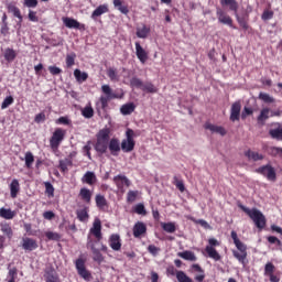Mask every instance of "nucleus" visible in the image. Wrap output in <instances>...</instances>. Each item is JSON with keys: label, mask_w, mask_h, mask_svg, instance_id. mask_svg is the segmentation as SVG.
<instances>
[{"label": "nucleus", "mask_w": 282, "mask_h": 282, "mask_svg": "<svg viewBox=\"0 0 282 282\" xmlns=\"http://www.w3.org/2000/svg\"><path fill=\"white\" fill-rule=\"evenodd\" d=\"M108 149L111 155H118V153H120V149H122V145L120 147V140L112 138L108 143Z\"/></svg>", "instance_id": "nucleus-22"}, {"label": "nucleus", "mask_w": 282, "mask_h": 282, "mask_svg": "<svg viewBox=\"0 0 282 282\" xmlns=\"http://www.w3.org/2000/svg\"><path fill=\"white\" fill-rule=\"evenodd\" d=\"M135 34L138 39H149V35L151 34V28L147 26V24H142L141 28H137Z\"/></svg>", "instance_id": "nucleus-27"}, {"label": "nucleus", "mask_w": 282, "mask_h": 282, "mask_svg": "<svg viewBox=\"0 0 282 282\" xmlns=\"http://www.w3.org/2000/svg\"><path fill=\"white\" fill-rule=\"evenodd\" d=\"M107 12H109V4H100L93 11L91 19L96 21L98 17H102V14H107Z\"/></svg>", "instance_id": "nucleus-26"}, {"label": "nucleus", "mask_w": 282, "mask_h": 282, "mask_svg": "<svg viewBox=\"0 0 282 282\" xmlns=\"http://www.w3.org/2000/svg\"><path fill=\"white\" fill-rule=\"evenodd\" d=\"M252 113H254V110L252 108L245 107L241 113L242 120H246V118H248V116H252Z\"/></svg>", "instance_id": "nucleus-62"}, {"label": "nucleus", "mask_w": 282, "mask_h": 282, "mask_svg": "<svg viewBox=\"0 0 282 282\" xmlns=\"http://www.w3.org/2000/svg\"><path fill=\"white\" fill-rule=\"evenodd\" d=\"M24 161L26 169H32V165L34 164V154H32V152H26Z\"/></svg>", "instance_id": "nucleus-44"}, {"label": "nucleus", "mask_w": 282, "mask_h": 282, "mask_svg": "<svg viewBox=\"0 0 282 282\" xmlns=\"http://www.w3.org/2000/svg\"><path fill=\"white\" fill-rule=\"evenodd\" d=\"M76 63V55L74 53L66 55V66L74 67Z\"/></svg>", "instance_id": "nucleus-57"}, {"label": "nucleus", "mask_w": 282, "mask_h": 282, "mask_svg": "<svg viewBox=\"0 0 282 282\" xmlns=\"http://www.w3.org/2000/svg\"><path fill=\"white\" fill-rule=\"evenodd\" d=\"M101 91H102V94H105V96H101L99 98V101L101 105L100 107L104 111H105V109H107V107H109L110 100L122 99L124 96V94L120 95V94L113 93V90L111 89V86H109V85H102Z\"/></svg>", "instance_id": "nucleus-4"}, {"label": "nucleus", "mask_w": 282, "mask_h": 282, "mask_svg": "<svg viewBox=\"0 0 282 282\" xmlns=\"http://www.w3.org/2000/svg\"><path fill=\"white\" fill-rule=\"evenodd\" d=\"M90 250L93 252V259L97 263H102L105 261V257H102V253L99 249H97L94 245L90 247Z\"/></svg>", "instance_id": "nucleus-33"}, {"label": "nucleus", "mask_w": 282, "mask_h": 282, "mask_svg": "<svg viewBox=\"0 0 282 282\" xmlns=\"http://www.w3.org/2000/svg\"><path fill=\"white\" fill-rule=\"evenodd\" d=\"M113 183L119 191H122L124 186H127L128 188L129 186H131V181H129L127 176L120 174L113 177Z\"/></svg>", "instance_id": "nucleus-17"}, {"label": "nucleus", "mask_w": 282, "mask_h": 282, "mask_svg": "<svg viewBox=\"0 0 282 282\" xmlns=\"http://www.w3.org/2000/svg\"><path fill=\"white\" fill-rule=\"evenodd\" d=\"M90 232L97 238V241L102 239V223L100 221V218L95 219Z\"/></svg>", "instance_id": "nucleus-14"}, {"label": "nucleus", "mask_w": 282, "mask_h": 282, "mask_svg": "<svg viewBox=\"0 0 282 282\" xmlns=\"http://www.w3.org/2000/svg\"><path fill=\"white\" fill-rule=\"evenodd\" d=\"M45 120H46L45 112H40L34 118V122H36V124H41V122H45Z\"/></svg>", "instance_id": "nucleus-63"}, {"label": "nucleus", "mask_w": 282, "mask_h": 282, "mask_svg": "<svg viewBox=\"0 0 282 282\" xmlns=\"http://www.w3.org/2000/svg\"><path fill=\"white\" fill-rule=\"evenodd\" d=\"M63 23L69 30H85V24H82L74 18H63Z\"/></svg>", "instance_id": "nucleus-12"}, {"label": "nucleus", "mask_w": 282, "mask_h": 282, "mask_svg": "<svg viewBox=\"0 0 282 282\" xmlns=\"http://www.w3.org/2000/svg\"><path fill=\"white\" fill-rule=\"evenodd\" d=\"M24 8H36L39 6V0H24Z\"/></svg>", "instance_id": "nucleus-61"}, {"label": "nucleus", "mask_w": 282, "mask_h": 282, "mask_svg": "<svg viewBox=\"0 0 282 282\" xmlns=\"http://www.w3.org/2000/svg\"><path fill=\"white\" fill-rule=\"evenodd\" d=\"M269 155L272 158H282V148L271 147L268 150Z\"/></svg>", "instance_id": "nucleus-43"}, {"label": "nucleus", "mask_w": 282, "mask_h": 282, "mask_svg": "<svg viewBox=\"0 0 282 282\" xmlns=\"http://www.w3.org/2000/svg\"><path fill=\"white\" fill-rule=\"evenodd\" d=\"M138 199V191H129L127 194V202L133 204Z\"/></svg>", "instance_id": "nucleus-54"}, {"label": "nucleus", "mask_w": 282, "mask_h": 282, "mask_svg": "<svg viewBox=\"0 0 282 282\" xmlns=\"http://www.w3.org/2000/svg\"><path fill=\"white\" fill-rule=\"evenodd\" d=\"M113 7L121 12V14H129V7L122 3V0H113Z\"/></svg>", "instance_id": "nucleus-35"}, {"label": "nucleus", "mask_w": 282, "mask_h": 282, "mask_svg": "<svg viewBox=\"0 0 282 282\" xmlns=\"http://www.w3.org/2000/svg\"><path fill=\"white\" fill-rule=\"evenodd\" d=\"M107 76L112 82L118 80V72L113 67L107 69Z\"/></svg>", "instance_id": "nucleus-52"}, {"label": "nucleus", "mask_w": 282, "mask_h": 282, "mask_svg": "<svg viewBox=\"0 0 282 282\" xmlns=\"http://www.w3.org/2000/svg\"><path fill=\"white\" fill-rule=\"evenodd\" d=\"M245 155L246 158H248L249 161H252V162H259L264 159L263 154L259 152H254L252 150H247L245 152Z\"/></svg>", "instance_id": "nucleus-29"}, {"label": "nucleus", "mask_w": 282, "mask_h": 282, "mask_svg": "<svg viewBox=\"0 0 282 282\" xmlns=\"http://www.w3.org/2000/svg\"><path fill=\"white\" fill-rule=\"evenodd\" d=\"M18 273L19 271L17 270V267L9 269V281L17 282Z\"/></svg>", "instance_id": "nucleus-59"}, {"label": "nucleus", "mask_w": 282, "mask_h": 282, "mask_svg": "<svg viewBox=\"0 0 282 282\" xmlns=\"http://www.w3.org/2000/svg\"><path fill=\"white\" fill-rule=\"evenodd\" d=\"M96 182H98V177L96 176V173L91 171H87L82 177V183L88 184V186H94Z\"/></svg>", "instance_id": "nucleus-19"}, {"label": "nucleus", "mask_w": 282, "mask_h": 282, "mask_svg": "<svg viewBox=\"0 0 282 282\" xmlns=\"http://www.w3.org/2000/svg\"><path fill=\"white\" fill-rule=\"evenodd\" d=\"M95 204L98 210H101L102 213H107V210H109V202L102 194H97L95 196Z\"/></svg>", "instance_id": "nucleus-10"}, {"label": "nucleus", "mask_w": 282, "mask_h": 282, "mask_svg": "<svg viewBox=\"0 0 282 282\" xmlns=\"http://www.w3.org/2000/svg\"><path fill=\"white\" fill-rule=\"evenodd\" d=\"M109 135H111V129L109 128H104L97 133L95 151L100 153V155H105V153H107V149H109Z\"/></svg>", "instance_id": "nucleus-2"}, {"label": "nucleus", "mask_w": 282, "mask_h": 282, "mask_svg": "<svg viewBox=\"0 0 282 282\" xmlns=\"http://www.w3.org/2000/svg\"><path fill=\"white\" fill-rule=\"evenodd\" d=\"M239 209L246 213V215H248V217L252 219V221L260 230H263V228H265V216L263 215V213H261V210L257 208L250 209L243 205H239Z\"/></svg>", "instance_id": "nucleus-3"}, {"label": "nucleus", "mask_w": 282, "mask_h": 282, "mask_svg": "<svg viewBox=\"0 0 282 282\" xmlns=\"http://www.w3.org/2000/svg\"><path fill=\"white\" fill-rule=\"evenodd\" d=\"M29 21H32L33 23H39V17L36 15V11H29Z\"/></svg>", "instance_id": "nucleus-64"}, {"label": "nucleus", "mask_w": 282, "mask_h": 282, "mask_svg": "<svg viewBox=\"0 0 282 282\" xmlns=\"http://www.w3.org/2000/svg\"><path fill=\"white\" fill-rule=\"evenodd\" d=\"M22 248L23 250H26L28 252H32L39 248V243L36 240L32 238H23L22 239Z\"/></svg>", "instance_id": "nucleus-18"}, {"label": "nucleus", "mask_w": 282, "mask_h": 282, "mask_svg": "<svg viewBox=\"0 0 282 282\" xmlns=\"http://www.w3.org/2000/svg\"><path fill=\"white\" fill-rule=\"evenodd\" d=\"M83 153L88 160H91V141H87L86 145L83 147Z\"/></svg>", "instance_id": "nucleus-50"}, {"label": "nucleus", "mask_w": 282, "mask_h": 282, "mask_svg": "<svg viewBox=\"0 0 282 282\" xmlns=\"http://www.w3.org/2000/svg\"><path fill=\"white\" fill-rule=\"evenodd\" d=\"M205 129L212 131V133H218L219 135H226V129L221 126H215L213 123L205 124Z\"/></svg>", "instance_id": "nucleus-30"}, {"label": "nucleus", "mask_w": 282, "mask_h": 282, "mask_svg": "<svg viewBox=\"0 0 282 282\" xmlns=\"http://www.w3.org/2000/svg\"><path fill=\"white\" fill-rule=\"evenodd\" d=\"M9 188H10L11 198L17 199V196L19 195V192L21 191V185L19 184V180L13 178L9 185Z\"/></svg>", "instance_id": "nucleus-24"}, {"label": "nucleus", "mask_w": 282, "mask_h": 282, "mask_svg": "<svg viewBox=\"0 0 282 282\" xmlns=\"http://www.w3.org/2000/svg\"><path fill=\"white\" fill-rule=\"evenodd\" d=\"M109 246L112 250L118 252L122 249V240L120 239V235L112 234L109 238Z\"/></svg>", "instance_id": "nucleus-16"}, {"label": "nucleus", "mask_w": 282, "mask_h": 282, "mask_svg": "<svg viewBox=\"0 0 282 282\" xmlns=\"http://www.w3.org/2000/svg\"><path fill=\"white\" fill-rule=\"evenodd\" d=\"M177 257H181V259H184L185 261H197V257L195 256V253L188 250L178 252Z\"/></svg>", "instance_id": "nucleus-34"}, {"label": "nucleus", "mask_w": 282, "mask_h": 282, "mask_svg": "<svg viewBox=\"0 0 282 282\" xmlns=\"http://www.w3.org/2000/svg\"><path fill=\"white\" fill-rule=\"evenodd\" d=\"M173 184L178 188L181 193H184L186 191V187L184 186V181L180 180L177 176L173 177Z\"/></svg>", "instance_id": "nucleus-47"}, {"label": "nucleus", "mask_w": 282, "mask_h": 282, "mask_svg": "<svg viewBox=\"0 0 282 282\" xmlns=\"http://www.w3.org/2000/svg\"><path fill=\"white\" fill-rule=\"evenodd\" d=\"M14 58H17V51H14V48H6L4 50V59L8 63H12V61H14Z\"/></svg>", "instance_id": "nucleus-38"}, {"label": "nucleus", "mask_w": 282, "mask_h": 282, "mask_svg": "<svg viewBox=\"0 0 282 282\" xmlns=\"http://www.w3.org/2000/svg\"><path fill=\"white\" fill-rule=\"evenodd\" d=\"M45 282H61V278L54 268L47 269L44 273Z\"/></svg>", "instance_id": "nucleus-21"}, {"label": "nucleus", "mask_w": 282, "mask_h": 282, "mask_svg": "<svg viewBox=\"0 0 282 282\" xmlns=\"http://www.w3.org/2000/svg\"><path fill=\"white\" fill-rule=\"evenodd\" d=\"M274 270H275V267L273 265V263L268 262L264 267V275L270 276V275L274 274Z\"/></svg>", "instance_id": "nucleus-53"}, {"label": "nucleus", "mask_w": 282, "mask_h": 282, "mask_svg": "<svg viewBox=\"0 0 282 282\" xmlns=\"http://www.w3.org/2000/svg\"><path fill=\"white\" fill-rule=\"evenodd\" d=\"M134 213L137 215L147 216V208L144 207V204L139 203L134 206Z\"/></svg>", "instance_id": "nucleus-48"}, {"label": "nucleus", "mask_w": 282, "mask_h": 282, "mask_svg": "<svg viewBox=\"0 0 282 282\" xmlns=\"http://www.w3.org/2000/svg\"><path fill=\"white\" fill-rule=\"evenodd\" d=\"M219 240L215 238L208 239V245L205 247V252L209 259H213L214 261H221V254L217 251V247H219Z\"/></svg>", "instance_id": "nucleus-6"}, {"label": "nucleus", "mask_w": 282, "mask_h": 282, "mask_svg": "<svg viewBox=\"0 0 282 282\" xmlns=\"http://www.w3.org/2000/svg\"><path fill=\"white\" fill-rule=\"evenodd\" d=\"M93 195H94V193L90 192V189L87 187H83L79 191V197H80L82 202H85V204H91Z\"/></svg>", "instance_id": "nucleus-25"}, {"label": "nucleus", "mask_w": 282, "mask_h": 282, "mask_svg": "<svg viewBox=\"0 0 282 282\" xmlns=\"http://www.w3.org/2000/svg\"><path fill=\"white\" fill-rule=\"evenodd\" d=\"M13 104H14V97L8 96L2 101L1 109H8V107H10V105H13Z\"/></svg>", "instance_id": "nucleus-55"}, {"label": "nucleus", "mask_w": 282, "mask_h": 282, "mask_svg": "<svg viewBox=\"0 0 282 282\" xmlns=\"http://www.w3.org/2000/svg\"><path fill=\"white\" fill-rule=\"evenodd\" d=\"M65 135H67V130L63 128L55 129L50 139V147L53 151H56L61 147V143L65 140Z\"/></svg>", "instance_id": "nucleus-7"}, {"label": "nucleus", "mask_w": 282, "mask_h": 282, "mask_svg": "<svg viewBox=\"0 0 282 282\" xmlns=\"http://www.w3.org/2000/svg\"><path fill=\"white\" fill-rule=\"evenodd\" d=\"M270 118V108H263L258 116V122L263 124Z\"/></svg>", "instance_id": "nucleus-41"}, {"label": "nucleus", "mask_w": 282, "mask_h": 282, "mask_svg": "<svg viewBox=\"0 0 282 282\" xmlns=\"http://www.w3.org/2000/svg\"><path fill=\"white\" fill-rule=\"evenodd\" d=\"M144 83L142 82V79L138 78V77H132L130 79V87H135L137 89H141L143 87Z\"/></svg>", "instance_id": "nucleus-46"}, {"label": "nucleus", "mask_w": 282, "mask_h": 282, "mask_svg": "<svg viewBox=\"0 0 282 282\" xmlns=\"http://www.w3.org/2000/svg\"><path fill=\"white\" fill-rule=\"evenodd\" d=\"M141 91H147V94H158V87H155L153 83L147 82L143 84Z\"/></svg>", "instance_id": "nucleus-37"}, {"label": "nucleus", "mask_w": 282, "mask_h": 282, "mask_svg": "<svg viewBox=\"0 0 282 282\" xmlns=\"http://www.w3.org/2000/svg\"><path fill=\"white\" fill-rule=\"evenodd\" d=\"M256 173L267 177L269 182H276V170L271 164L262 165L256 170Z\"/></svg>", "instance_id": "nucleus-8"}, {"label": "nucleus", "mask_w": 282, "mask_h": 282, "mask_svg": "<svg viewBox=\"0 0 282 282\" xmlns=\"http://www.w3.org/2000/svg\"><path fill=\"white\" fill-rule=\"evenodd\" d=\"M161 227L165 232L173 234L175 230H177V227L175 226V223H162Z\"/></svg>", "instance_id": "nucleus-42"}, {"label": "nucleus", "mask_w": 282, "mask_h": 282, "mask_svg": "<svg viewBox=\"0 0 282 282\" xmlns=\"http://www.w3.org/2000/svg\"><path fill=\"white\" fill-rule=\"evenodd\" d=\"M14 215L12 209H7L6 207L0 208V217H2V219H14Z\"/></svg>", "instance_id": "nucleus-40"}, {"label": "nucleus", "mask_w": 282, "mask_h": 282, "mask_svg": "<svg viewBox=\"0 0 282 282\" xmlns=\"http://www.w3.org/2000/svg\"><path fill=\"white\" fill-rule=\"evenodd\" d=\"M0 227H1V232H3V235H6L8 237V239H12L13 231H12V227L10 226V224L2 223L0 225Z\"/></svg>", "instance_id": "nucleus-39"}, {"label": "nucleus", "mask_w": 282, "mask_h": 282, "mask_svg": "<svg viewBox=\"0 0 282 282\" xmlns=\"http://www.w3.org/2000/svg\"><path fill=\"white\" fill-rule=\"evenodd\" d=\"M220 4L223 7H228L231 12H235V15L237 17V12L239 10V3L237 0H220Z\"/></svg>", "instance_id": "nucleus-28"}, {"label": "nucleus", "mask_w": 282, "mask_h": 282, "mask_svg": "<svg viewBox=\"0 0 282 282\" xmlns=\"http://www.w3.org/2000/svg\"><path fill=\"white\" fill-rule=\"evenodd\" d=\"M44 186H45V195L50 199H52V197H54V185H52V183H50V182H45Z\"/></svg>", "instance_id": "nucleus-45"}, {"label": "nucleus", "mask_w": 282, "mask_h": 282, "mask_svg": "<svg viewBox=\"0 0 282 282\" xmlns=\"http://www.w3.org/2000/svg\"><path fill=\"white\" fill-rule=\"evenodd\" d=\"M48 72L52 76H58L59 74H63V69L57 66H48Z\"/></svg>", "instance_id": "nucleus-60"}, {"label": "nucleus", "mask_w": 282, "mask_h": 282, "mask_svg": "<svg viewBox=\"0 0 282 282\" xmlns=\"http://www.w3.org/2000/svg\"><path fill=\"white\" fill-rule=\"evenodd\" d=\"M74 76H75L77 83H85V80H87V78H89V74H87L86 72H82L78 68H76L74 70Z\"/></svg>", "instance_id": "nucleus-36"}, {"label": "nucleus", "mask_w": 282, "mask_h": 282, "mask_svg": "<svg viewBox=\"0 0 282 282\" xmlns=\"http://www.w3.org/2000/svg\"><path fill=\"white\" fill-rule=\"evenodd\" d=\"M69 164H72V162L69 160H65V161L61 160L59 165H58L59 171L62 173H67V171H68L67 167L69 166Z\"/></svg>", "instance_id": "nucleus-56"}, {"label": "nucleus", "mask_w": 282, "mask_h": 282, "mask_svg": "<svg viewBox=\"0 0 282 282\" xmlns=\"http://www.w3.org/2000/svg\"><path fill=\"white\" fill-rule=\"evenodd\" d=\"M241 116V101H235L230 109V120L231 122H237Z\"/></svg>", "instance_id": "nucleus-15"}, {"label": "nucleus", "mask_w": 282, "mask_h": 282, "mask_svg": "<svg viewBox=\"0 0 282 282\" xmlns=\"http://www.w3.org/2000/svg\"><path fill=\"white\" fill-rule=\"evenodd\" d=\"M133 138H135V132L133 129L128 128L126 139L121 141V151H123V153H131V151L135 149V140H133Z\"/></svg>", "instance_id": "nucleus-5"}, {"label": "nucleus", "mask_w": 282, "mask_h": 282, "mask_svg": "<svg viewBox=\"0 0 282 282\" xmlns=\"http://www.w3.org/2000/svg\"><path fill=\"white\" fill-rule=\"evenodd\" d=\"M45 237L48 239V241H59L61 240V235L57 232L53 231H46Z\"/></svg>", "instance_id": "nucleus-51"}, {"label": "nucleus", "mask_w": 282, "mask_h": 282, "mask_svg": "<svg viewBox=\"0 0 282 282\" xmlns=\"http://www.w3.org/2000/svg\"><path fill=\"white\" fill-rule=\"evenodd\" d=\"M216 15H217L219 23H223L224 25H228L229 28L235 29V25L232 24V18H230V15L226 14L224 10L218 8L216 10Z\"/></svg>", "instance_id": "nucleus-11"}, {"label": "nucleus", "mask_w": 282, "mask_h": 282, "mask_svg": "<svg viewBox=\"0 0 282 282\" xmlns=\"http://www.w3.org/2000/svg\"><path fill=\"white\" fill-rule=\"evenodd\" d=\"M7 10L11 14H13V17H15V19H19L20 23H21V21H23V15L21 14V9H19V7H17V4H14L13 2L8 3Z\"/></svg>", "instance_id": "nucleus-23"}, {"label": "nucleus", "mask_w": 282, "mask_h": 282, "mask_svg": "<svg viewBox=\"0 0 282 282\" xmlns=\"http://www.w3.org/2000/svg\"><path fill=\"white\" fill-rule=\"evenodd\" d=\"M77 219L79 221H87L89 219V207L76 210Z\"/></svg>", "instance_id": "nucleus-32"}, {"label": "nucleus", "mask_w": 282, "mask_h": 282, "mask_svg": "<svg viewBox=\"0 0 282 282\" xmlns=\"http://www.w3.org/2000/svg\"><path fill=\"white\" fill-rule=\"evenodd\" d=\"M75 268L77 270V274L82 276L85 281H89L91 279V272L87 270V267H85V260L79 258L75 261Z\"/></svg>", "instance_id": "nucleus-9"}, {"label": "nucleus", "mask_w": 282, "mask_h": 282, "mask_svg": "<svg viewBox=\"0 0 282 282\" xmlns=\"http://www.w3.org/2000/svg\"><path fill=\"white\" fill-rule=\"evenodd\" d=\"M82 116H84V118H94V108H91V106H86L83 110H82Z\"/></svg>", "instance_id": "nucleus-49"}, {"label": "nucleus", "mask_w": 282, "mask_h": 282, "mask_svg": "<svg viewBox=\"0 0 282 282\" xmlns=\"http://www.w3.org/2000/svg\"><path fill=\"white\" fill-rule=\"evenodd\" d=\"M134 45L137 58L140 61V63H142V65H144V63L149 61V53L147 50H144V47H142V45H140V42H135Z\"/></svg>", "instance_id": "nucleus-13"}, {"label": "nucleus", "mask_w": 282, "mask_h": 282, "mask_svg": "<svg viewBox=\"0 0 282 282\" xmlns=\"http://www.w3.org/2000/svg\"><path fill=\"white\" fill-rule=\"evenodd\" d=\"M133 111H135V104L133 102L122 105L120 108V112L122 113V116H131Z\"/></svg>", "instance_id": "nucleus-31"}, {"label": "nucleus", "mask_w": 282, "mask_h": 282, "mask_svg": "<svg viewBox=\"0 0 282 282\" xmlns=\"http://www.w3.org/2000/svg\"><path fill=\"white\" fill-rule=\"evenodd\" d=\"M259 98H260V100H263V102H268V104L274 102L273 97H271L270 95H268V93H260V94H259Z\"/></svg>", "instance_id": "nucleus-58"}, {"label": "nucleus", "mask_w": 282, "mask_h": 282, "mask_svg": "<svg viewBox=\"0 0 282 282\" xmlns=\"http://www.w3.org/2000/svg\"><path fill=\"white\" fill-rule=\"evenodd\" d=\"M133 237H135V239H139V237H142V235H147V225L142 221H138L134 226H133Z\"/></svg>", "instance_id": "nucleus-20"}, {"label": "nucleus", "mask_w": 282, "mask_h": 282, "mask_svg": "<svg viewBox=\"0 0 282 282\" xmlns=\"http://www.w3.org/2000/svg\"><path fill=\"white\" fill-rule=\"evenodd\" d=\"M231 239L237 248V250H232L235 259H237L241 265H246L248 263V261H246L248 259V246L239 240L237 231H231Z\"/></svg>", "instance_id": "nucleus-1"}]
</instances>
